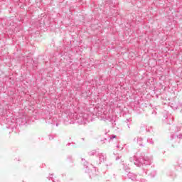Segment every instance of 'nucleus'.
I'll list each match as a JSON object with an SVG mask.
<instances>
[{
  "label": "nucleus",
  "instance_id": "f257e3e1",
  "mask_svg": "<svg viewBox=\"0 0 182 182\" xmlns=\"http://www.w3.org/2000/svg\"><path fill=\"white\" fill-rule=\"evenodd\" d=\"M134 164L137 167H141L144 164L145 166H150L151 164V159L149 156H144V154H141L139 159H135Z\"/></svg>",
  "mask_w": 182,
  "mask_h": 182
},
{
  "label": "nucleus",
  "instance_id": "f03ea898",
  "mask_svg": "<svg viewBox=\"0 0 182 182\" xmlns=\"http://www.w3.org/2000/svg\"><path fill=\"white\" fill-rule=\"evenodd\" d=\"M85 117H86V114L83 115V114H76L75 119L76 120H78L77 121L78 123H86V120L87 119L85 118Z\"/></svg>",
  "mask_w": 182,
  "mask_h": 182
},
{
  "label": "nucleus",
  "instance_id": "7ed1b4c3",
  "mask_svg": "<svg viewBox=\"0 0 182 182\" xmlns=\"http://www.w3.org/2000/svg\"><path fill=\"white\" fill-rule=\"evenodd\" d=\"M127 177L128 178H130L131 180H132V181H137V175H136L134 173L129 172L127 173Z\"/></svg>",
  "mask_w": 182,
  "mask_h": 182
},
{
  "label": "nucleus",
  "instance_id": "20e7f679",
  "mask_svg": "<svg viewBox=\"0 0 182 182\" xmlns=\"http://www.w3.org/2000/svg\"><path fill=\"white\" fill-rule=\"evenodd\" d=\"M98 157L100 163H104V161H106V155L103 154H99Z\"/></svg>",
  "mask_w": 182,
  "mask_h": 182
},
{
  "label": "nucleus",
  "instance_id": "39448f33",
  "mask_svg": "<svg viewBox=\"0 0 182 182\" xmlns=\"http://www.w3.org/2000/svg\"><path fill=\"white\" fill-rule=\"evenodd\" d=\"M182 139V134H179L177 136H172V140H174V141H178V143H180V140Z\"/></svg>",
  "mask_w": 182,
  "mask_h": 182
},
{
  "label": "nucleus",
  "instance_id": "423d86ee",
  "mask_svg": "<svg viewBox=\"0 0 182 182\" xmlns=\"http://www.w3.org/2000/svg\"><path fill=\"white\" fill-rule=\"evenodd\" d=\"M122 165L123 166V168L126 173H130V167H129V166L124 164V161L122 162Z\"/></svg>",
  "mask_w": 182,
  "mask_h": 182
},
{
  "label": "nucleus",
  "instance_id": "0eeeda50",
  "mask_svg": "<svg viewBox=\"0 0 182 182\" xmlns=\"http://www.w3.org/2000/svg\"><path fill=\"white\" fill-rule=\"evenodd\" d=\"M171 129L174 130V132H180L181 128L179 127H177L176 125H172Z\"/></svg>",
  "mask_w": 182,
  "mask_h": 182
},
{
  "label": "nucleus",
  "instance_id": "6e6552de",
  "mask_svg": "<svg viewBox=\"0 0 182 182\" xmlns=\"http://www.w3.org/2000/svg\"><path fill=\"white\" fill-rule=\"evenodd\" d=\"M143 139L142 138H138L137 139V143L139 146H143Z\"/></svg>",
  "mask_w": 182,
  "mask_h": 182
},
{
  "label": "nucleus",
  "instance_id": "1a4fd4ad",
  "mask_svg": "<svg viewBox=\"0 0 182 182\" xmlns=\"http://www.w3.org/2000/svg\"><path fill=\"white\" fill-rule=\"evenodd\" d=\"M89 156H95L96 154V150H92L88 153Z\"/></svg>",
  "mask_w": 182,
  "mask_h": 182
},
{
  "label": "nucleus",
  "instance_id": "9d476101",
  "mask_svg": "<svg viewBox=\"0 0 182 182\" xmlns=\"http://www.w3.org/2000/svg\"><path fill=\"white\" fill-rule=\"evenodd\" d=\"M150 177L153 178L156 176V171H152L149 173Z\"/></svg>",
  "mask_w": 182,
  "mask_h": 182
},
{
  "label": "nucleus",
  "instance_id": "9b49d317",
  "mask_svg": "<svg viewBox=\"0 0 182 182\" xmlns=\"http://www.w3.org/2000/svg\"><path fill=\"white\" fill-rule=\"evenodd\" d=\"M148 143H149L150 144H154V141H153L152 139H149L147 140Z\"/></svg>",
  "mask_w": 182,
  "mask_h": 182
},
{
  "label": "nucleus",
  "instance_id": "f8f14e48",
  "mask_svg": "<svg viewBox=\"0 0 182 182\" xmlns=\"http://www.w3.org/2000/svg\"><path fill=\"white\" fill-rule=\"evenodd\" d=\"M113 139H116V135H111L110 140H113Z\"/></svg>",
  "mask_w": 182,
  "mask_h": 182
},
{
  "label": "nucleus",
  "instance_id": "ddd939ff",
  "mask_svg": "<svg viewBox=\"0 0 182 182\" xmlns=\"http://www.w3.org/2000/svg\"><path fill=\"white\" fill-rule=\"evenodd\" d=\"M139 182H146L145 179H140Z\"/></svg>",
  "mask_w": 182,
  "mask_h": 182
},
{
  "label": "nucleus",
  "instance_id": "4468645a",
  "mask_svg": "<svg viewBox=\"0 0 182 182\" xmlns=\"http://www.w3.org/2000/svg\"><path fill=\"white\" fill-rule=\"evenodd\" d=\"M129 122H132V119H130V118H129V119H127V123Z\"/></svg>",
  "mask_w": 182,
  "mask_h": 182
},
{
  "label": "nucleus",
  "instance_id": "2eb2a0df",
  "mask_svg": "<svg viewBox=\"0 0 182 182\" xmlns=\"http://www.w3.org/2000/svg\"><path fill=\"white\" fill-rule=\"evenodd\" d=\"M117 149H121V148H120V145L117 144Z\"/></svg>",
  "mask_w": 182,
  "mask_h": 182
},
{
  "label": "nucleus",
  "instance_id": "dca6fc26",
  "mask_svg": "<svg viewBox=\"0 0 182 182\" xmlns=\"http://www.w3.org/2000/svg\"><path fill=\"white\" fill-rule=\"evenodd\" d=\"M127 126H128V128L130 129V124H128Z\"/></svg>",
  "mask_w": 182,
  "mask_h": 182
},
{
  "label": "nucleus",
  "instance_id": "f3484780",
  "mask_svg": "<svg viewBox=\"0 0 182 182\" xmlns=\"http://www.w3.org/2000/svg\"><path fill=\"white\" fill-rule=\"evenodd\" d=\"M52 176H53V174L50 175V178H52Z\"/></svg>",
  "mask_w": 182,
  "mask_h": 182
},
{
  "label": "nucleus",
  "instance_id": "a211bd4d",
  "mask_svg": "<svg viewBox=\"0 0 182 182\" xmlns=\"http://www.w3.org/2000/svg\"><path fill=\"white\" fill-rule=\"evenodd\" d=\"M56 126H57V127L59 126V124H56Z\"/></svg>",
  "mask_w": 182,
  "mask_h": 182
},
{
  "label": "nucleus",
  "instance_id": "6ab92c4d",
  "mask_svg": "<svg viewBox=\"0 0 182 182\" xmlns=\"http://www.w3.org/2000/svg\"><path fill=\"white\" fill-rule=\"evenodd\" d=\"M68 146H70V144H68Z\"/></svg>",
  "mask_w": 182,
  "mask_h": 182
},
{
  "label": "nucleus",
  "instance_id": "aec40b11",
  "mask_svg": "<svg viewBox=\"0 0 182 182\" xmlns=\"http://www.w3.org/2000/svg\"><path fill=\"white\" fill-rule=\"evenodd\" d=\"M104 140L106 141V140H107V139H105Z\"/></svg>",
  "mask_w": 182,
  "mask_h": 182
},
{
  "label": "nucleus",
  "instance_id": "412c9836",
  "mask_svg": "<svg viewBox=\"0 0 182 182\" xmlns=\"http://www.w3.org/2000/svg\"><path fill=\"white\" fill-rule=\"evenodd\" d=\"M83 160H85V159H82V161H83Z\"/></svg>",
  "mask_w": 182,
  "mask_h": 182
},
{
  "label": "nucleus",
  "instance_id": "4be33fe9",
  "mask_svg": "<svg viewBox=\"0 0 182 182\" xmlns=\"http://www.w3.org/2000/svg\"><path fill=\"white\" fill-rule=\"evenodd\" d=\"M130 161H132V158L130 159Z\"/></svg>",
  "mask_w": 182,
  "mask_h": 182
},
{
  "label": "nucleus",
  "instance_id": "5701e85b",
  "mask_svg": "<svg viewBox=\"0 0 182 182\" xmlns=\"http://www.w3.org/2000/svg\"><path fill=\"white\" fill-rule=\"evenodd\" d=\"M146 173V174H147V172H145Z\"/></svg>",
  "mask_w": 182,
  "mask_h": 182
}]
</instances>
